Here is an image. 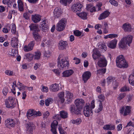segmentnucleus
Wrapping results in <instances>:
<instances>
[{
  "label": "nucleus",
  "instance_id": "obj_1",
  "mask_svg": "<svg viewBox=\"0 0 134 134\" xmlns=\"http://www.w3.org/2000/svg\"><path fill=\"white\" fill-rule=\"evenodd\" d=\"M92 57L94 60L98 59L97 63L98 65L100 67H103L106 66L107 64V61L104 56L101 55L100 52L97 49H94L93 50Z\"/></svg>",
  "mask_w": 134,
  "mask_h": 134
},
{
  "label": "nucleus",
  "instance_id": "obj_2",
  "mask_svg": "<svg viewBox=\"0 0 134 134\" xmlns=\"http://www.w3.org/2000/svg\"><path fill=\"white\" fill-rule=\"evenodd\" d=\"M132 36L130 35L123 37L121 39L119 43V48L122 49L125 48L127 44L130 46V44L132 42Z\"/></svg>",
  "mask_w": 134,
  "mask_h": 134
},
{
  "label": "nucleus",
  "instance_id": "obj_3",
  "mask_svg": "<svg viewBox=\"0 0 134 134\" xmlns=\"http://www.w3.org/2000/svg\"><path fill=\"white\" fill-rule=\"evenodd\" d=\"M60 57L59 56L58 60V66L60 70H63L69 66V62L67 60L68 58L66 57L60 59Z\"/></svg>",
  "mask_w": 134,
  "mask_h": 134
},
{
  "label": "nucleus",
  "instance_id": "obj_4",
  "mask_svg": "<svg viewBox=\"0 0 134 134\" xmlns=\"http://www.w3.org/2000/svg\"><path fill=\"white\" fill-rule=\"evenodd\" d=\"M116 61L117 66L119 68H126L128 66L124 56L122 55L118 56L116 58Z\"/></svg>",
  "mask_w": 134,
  "mask_h": 134
},
{
  "label": "nucleus",
  "instance_id": "obj_5",
  "mask_svg": "<svg viewBox=\"0 0 134 134\" xmlns=\"http://www.w3.org/2000/svg\"><path fill=\"white\" fill-rule=\"evenodd\" d=\"M15 98L12 96L8 97L4 101V104L5 107L8 108L13 109L15 106L16 102Z\"/></svg>",
  "mask_w": 134,
  "mask_h": 134
},
{
  "label": "nucleus",
  "instance_id": "obj_6",
  "mask_svg": "<svg viewBox=\"0 0 134 134\" xmlns=\"http://www.w3.org/2000/svg\"><path fill=\"white\" fill-rule=\"evenodd\" d=\"M66 21L65 19H62L56 25V29L58 31H63L66 25Z\"/></svg>",
  "mask_w": 134,
  "mask_h": 134
},
{
  "label": "nucleus",
  "instance_id": "obj_7",
  "mask_svg": "<svg viewBox=\"0 0 134 134\" xmlns=\"http://www.w3.org/2000/svg\"><path fill=\"white\" fill-rule=\"evenodd\" d=\"M18 122L17 120L9 119L6 120L5 125L7 127L10 128L14 127L16 124H18Z\"/></svg>",
  "mask_w": 134,
  "mask_h": 134
},
{
  "label": "nucleus",
  "instance_id": "obj_8",
  "mask_svg": "<svg viewBox=\"0 0 134 134\" xmlns=\"http://www.w3.org/2000/svg\"><path fill=\"white\" fill-rule=\"evenodd\" d=\"M41 115V113L40 111H36L33 110H29L27 113L26 115L27 118L31 117L32 118H35L38 116H40Z\"/></svg>",
  "mask_w": 134,
  "mask_h": 134
},
{
  "label": "nucleus",
  "instance_id": "obj_9",
  "mask_svg": "<svg viewBox=\"0 0 134 134\" xmlns=\"http://www.w3.org/2000/svg\"><path fill=\"white\" fill-rule=\"evenodd\" d=\"M131 111L130 107L128 106L122 107L120 110V112L121 114H123L124 116H126L129 114Z\"/></svg>",
  "mask_w": 134,
  "mask_h": 134
},
{
  "label": "nucleus",
  "instance_id": "obj_10",
  "mask_svg": "<svg viewBox=\"0 0 134 134\" xmlns=\"http://www.w3.org/2000/svg\"><path fill=\"white\" fill-rule=\"evenodd\" d=\"M89 105V104H86L84 109L83 113L85 115L86 117L89 116L91 115L92 112V109H90Z\"/></svg>",
  "mask_w": 134,
  "mask_h": 134
},
{
  "label": "nucleus",
  "instance_id": "obj_11",
  "mask_svg": "<svg viewBox=\"0 0 134 134\" xmlns=\"http://www.w3.org/2000/svg\"><path fill=\"white\" fill-rule=\"evenodd\" d=\"M81 110V109L80 108L76 105H71L70 108V110L71 113H74L76 114L80 113Z\"/></svg>",
  "mask_w": 134,
  "mask_h": 134
},
{
  "label": "nucleus",
  "instance_id": "obj_12",
  "mask_svg": "<svg viewBox=\"0 0 134 134\" xmlns=\"http://www.w3.org/2000/svg\"><path fill=\"white\" fill-rule=\"evenodd\" d=\"M40 27L43 30H47L48 29V20L46 19L42 20L40 23Z\"/></svg>",
  "mask_w": 134,
  "mask_h": 134
},
{
  "label": "nucleus",
  "instance_id": "obj_13",
  "mask_svg": "<svg viewBox=\"0 0 134 134\" xmlns=\"http://www.w3.org/2000/svg\"><path fill=\"white\" fill-rule=\"evenodd\" d=\"M91 75V72L89 71L85 72L82 75V80L85 83L87 82V80L90 78Z\"/></svg>",
  "mask_w": 134,
  "mask_h": 134
},
{
  "label": "nucleus",
  "instance_id": "obj_14",
  "mask_svg": "<svg viewBox=\"0 0 134 134\" xmlns=\"http://www.w3.org/2000/svg\"><path fill=\"white\" fill-rule=\"evenodd\" d=\"M34 125L31 122H29L26 124V133L27 134H32L33 133V129Z\"/></svg>",
  "mask_w": 134,
  "mask_h": 134
},
{
  "label": "nucleus",
  "instance_id": "obj_15",
  "mask_svg": "<svg viewBox=\"0 0 134 134\" xmlns=\"http://www.w3.org/2000/svg\"><path fill=\"white\" fill-rule=\"evenodd\" d=\"M35 44L34 41H31L28 46H25L24 47V50L26 52H28L32 50Z\"/></svg>",
  "mask_w": 134,
  "mask_h": 134
},
{
  "label": "nucleus",
  "instance_id": "obj_16",
  "mask_svg": "<svg viewBox=\"0 0 134 134\" xmlns=\"http://www.w3.org/2000/svg\"><path fill=\"white\" fill-rule=\"evenodd\" d=\"M75 103L76 106H77L82 109L84 105L85 102L82 99H77L75 100Z\"/></svg>",
  "mask_w": 134,
  "mask_h": 134
},
{
  "label": "nucleus",
  "instance_id": "obj_17",
  "mask_svg": "<svg viewBox=\"0 0 134 134\" xmlns=\"http://www.w3.org/2000/svg\"><path fill=\"white\" fill-rule=\"evenodd\" d=\"M117 42V40L114 39L108 43V46L111 48L114 49L116 47Z\"/></svg>",
  "mask_w": 134,
  "mask_h": 134
},
{
  "label": "nucleus",
  "instance_id": "obj_18",
  "mask_svg": "<svg viewBox=\"0 0 134 134\" xmlns=\"http://www.w3.org/2000/svg\"><path fill=\"white\" fill-rule=\"evenodd\" d=\"M68 43L66 41H61L58 43V48L60 50H63L66 48Z\"/></svg>",
  "mask_w": 134,
  "mask_h": 134
},
{
  "label": "nucleus",
  "instance_id": "obj_19",
  "mask_svg": "<svg viewBox=\"0 0 134 134\" xmlns=\"http://www.w3.org/2000/svg\"><path fill=\"white\" fill-rule=\"evenodd\" d=\"M74 72L72 70L69 69L63 71L62 73V77H68L71 76Z\"/></svg>",
  "mask_w": 134,
  "mask_h": 134
},
{
  "label": "nucleus",
  "instance_id": "obj_20",
  "mask_svg": "<svg viewBox=\"0 0 134 134\" xmlns=\"http://www.w3.org/2000/svg\"><path fill=\"white\" fill-rule=\"evenodd\" d=\"M66 100L67 101V103H69L72 101L73 97V94L71 92L68 91H66Z\"/></svg>",
  "mask_w": 134,
  "mask_h": 134
},
{
  "label": "nucleus",
  "instance_id": "obj_21",
  "mask_svg": "<svg viewBox=\"0 0 134 134\" xmlns=\"http://www.w3.org/2000/svg\"><path fill=\"white\" fill-rule=\"evenodd\" d=\"M63 13L62 9H54L53 12L54 16L55 18H58L61 16Z\"/></svg>",
  "mask_w": 134,
  "mask_h": 134
},
{
  "label": "nucleus",
  "instance_id": "obj_22",
  "mask_svg": "<svg viewBox=\"0 0 134 134\" xmlns=\"http://www.w3.org/2000/svg\"><path fill=\"white\" fill-rule=\"evenodd\" d=\"M110 14V13L108 10H106L102 13L100 15L98 19L99 20L104 19L107 17Z\"/></svg>",
  "mask_w": 134,
  "mask_h": 134
},
{
  "label": "nucleus",
  "instance_id": "obj_23",
  "mask_svg": "<svg viewBox=\"0 0 134 134\" xmlns=\"http://www.w3.org/2000/svg\"><path fill=\"white\" fill-rule=\"evenodd\" d=\"M60 86L57 83H55L51 85L49 88L50 91L53 92H57L59 90Z\"/></svg>",
  "mask_w": 134,
  "mask_h": 134
},
{
  "label": "nucleus",
  "instance_id": "obj_24",
  "mask_svg": "<svg viewBox=\"0 0 134 134\" xmlns=\"http://www.w3.org/2000/svg\"><path fill=\"white\" fill-rule=\"evenodd\" d=\"M41 16L38 14H35L32 15V20L35 23H37L41 20Z\"/></svg>",
  "mask_w": 134,
  "mask_h": 134
},
{
  "label": "nucleus",
  "instance_id": "obj_25",
  "mask_svg": "<svg viewBox=\"0 0 134 134\" xmlns=\"http://www.w3.org/2000/svg\"><path fill=\"white\" fill-rule=\"evenodd\" d=\"M18 41L17 38L13 37L11 41V44L12 46L14 48H17L18 46Z\"/></svg>",
  "mask_w": 134,
  "mask_h": 134
},
{
  "label": "nucleus",
  "instance_id": "obj_26",
  "mask_svg": "<svg viewBox=\"0 0 134 134\" xmlns=\"http://www.w3.org/2000/svg\"><path fill=\"white\" fill-rule=\"evenodd\" d=\"M122 28L125 32L130 31L132 29L131 25L128 23L124 24L122 26Z\"/></svg>",
  "mask_w": 134,
  "mask_h": 134
},
{
  "label": "nucleus",
  "instance_id": "obj_27",
  "mask_svg": "<svg viewBox=\"0 0 134 134\" xmlns=\"http://www.w3.org/2000/svg\"><path fill=\"white\" fill-rule=\"evenodd\" d=\"M33 37L36 41H39L41 40L42 37L37 32H34L33 33Z\"/></svg>",
  "mask_w": 134,
  "mask_h": 134
},
{
  "label": "nucleus",
  "instance_id": "obj_28",
  "mask_svg": "<svg viewBox=\"0 0 134 134\" xmlns=\"http://www.w3.org/2000/svg\"><path fill=\"white\" fill-rule=\"evenodd\" d=\"M76 14L79 17L83 20H86L87 18V14L85 12H82L80 13H77Z\"/></svg>",
  "mask_w": 134,
  "mask_h": 134
},
{
  "label": "nucleus",
  "instance_id": "obj_29",
  "mask_svg": "<svg viewBox=\"0 0 134 134\" xmlns=\"http://www.w3.org/2000/svg\"><path fill=\"white\" fill-rule=\"evenodd\" d=\"M102 28L103 29V32L104 33L106 34L108 33L109 27L108 24L106 22L103 23Z\"/></svg>",
  "mask_w": 134,
  "mask_h": 134
},
{
  "label": "nucleus",
  "instance_id": "obj_30",
  "mask_svg": "<svg viewBox=\"0 0 134 134\" xmlns=\"http://www.w3.org/2000/svg\"><path fill=\"white\" fill-rule=\"evenodd\" d=\"M17 86L20 91H22L25 90L27 87L19 81H18Z\"/></svg>",
  "mask_w": 134,
  "mask_h": 134
},
{
  "label": "nucleus",
  "instance_id": "obj_31",
  "mask_svg": "<svg viewBox=\"0 0 134 134\" xmlns=\"http://www.w3.org/2000/svg\"><path fill=\"white\" fill-rule=\"evenodd\" d=\"M64 93L63 92H60L58 94V97L60 100L61 103H63L65 101L64 98Z\"/></svg>",
  "mask_w": 134,
  "mask_h": 134
},
{
  "label": "nucleus",
  "instance_id": "obj_32",
  "mask_svg": "<svg viewBox=\"0 0 134 134\" xmlns=\"http://www.w3.org/2000/svg\"><path fill=\"white\" fill-rule=\"evenodd\" d=\"M115 128V126L114 125H106L103 127L104 129L107 130H112L114 129Z\"/></svg>",
  "mask_w": 134,
  "mask_h": 134
},
{
  "label": "nucleus",
  "instance_id": "obj_33",
  "mask_svg": "<svg viewBox=\"0 0 134 134\" xmlns=\"http://www.w3.org/2000/svg\"><path fill=\"white\" fill-rule=\"evenodd\" d=\"M98 46L99 48V49H100L103 52L107 50V47L104 43H102L100 44L99 43L98 44Z\"/></svg>",
  "mask_w": 134,
  "mask_h": 134
},
{
  "label": "nucleus",
  "instance_id": "obj_34",
  "mask_svg": "<svg viewBox=\"0 0 134 134\" xmlns=\"http://www.w3.org/2000/svg\"><path fill=\"white\" fill-rule=\"evenodd\" d=\"M82 122V120L80 118H78L76 120H72L71 121V122L72 123L78 125L81 124Z\"/></svg>",
  "mask_w": 134,
  "mask_h": 134
},
{
  "label": "nucleus",
  "instance_id": "obj_35",
  "mask_svg": "<svg viewBox=\"0 0 134 134\" xmlns=\"http://www.w3.org/2000/svg\"><path fill=\"white\" fill-rule=\"evenodd\" d=\"M83 7V6L79 3H77L75 4H72L71 7V8H81Z\"/></svg>",
  "mask_w": 134,
  "mask_h": 134
},
{
  "label": "nucleus",
  "instance_id": "obj_36",
  "mask_svg": "<svg viewBox=\"0 0 134 134\" xmlns=\"http://www.w3.org/2000/svg\"><path fill=\"white\" fill-rule=\"evenodd\" d=\"M44 57L47 58H48L51 56V53L49 50H45L43 53Z\"/></svg>",
  "mask_w": 134,
  "mask_h": 134
},
{
  "label": "nucleus",
  "instance_id": "obj_37",
  "mask_svg": "<svg viewBox=\"0 0 134 134\" xmlns=\"http://www.w3.org/2000/svg\"><path fill=\"white\" fill-rule=\"evenodd\" d=\"M41 53L40 51H37L35 52L34 55V59L38 60L40 59V58Z\"/></svg>",
  "mask_w": 134,
  "mask_h": 134
},
{
  "label": "nucleus",
  "instance_id": "obj_38",
  "mask_svg": "<svg viewBox=\"0 0 134 134\" xmlns=\"http://www.w3.org/2000/svg\"><path fill=\"white\" fill-rule=\"evenodd\" d=\"M129 83L132 85L134 86V75H130L129 79Z\"/></svg>",
  "mask_w": 134,
  "mask_h": 134
},
{
  "label": "nucleus",
  "instance_id": "obj_39",
  "mask_svg": "<svg viewBox=\"0 0 134 134\" xmlns=\"http://www.w3.org/2000/svg\"><path fill=\"white\" fill-rule=\"evenodd\" d=\"M60 114L61 118L64 119L66 118L68 116L67 113L64 111H62L60 112Z\"/></svg>",
  "mask_w": 134,
  "mask_h": 134
},
{
  "label": "nucleus",
  "instance_id": "obj_40",
  "mask_svg": "<svg viewBox=\"0 0 134 134\" xmlns=\"http://www.w3.org/2000/svg\"><path fill=\"white\" fill-rule=\"evenodd\" d=\"M26 59L30 61L32 60L34 57V55L32 54L28 53L25 55Z\"/></svg>",
  "mask_w": 134,
  "mask_h": 134
},
{
  "label": "nucleus",
  "instance_id": "obj_41",
  "mask_svg": "<svg viewBox=\"0 0 134 134\" xmlns=\"http://www.w3.org/2000/svg\"><path fill=\"white\" fill-rule=\"evenodd\" d=\"M53 100L52 98H48L45 100V105L47 106H48L50 104H51L53 102Z\"/></svg>",
  "mask_w": 134,
  "mask_h": 134
},
{
  "label": "nucleus",
  "instance_id": "obj_42",
  "mask_svg": "<svg viewBox=\"0 0 134 134\" xmlns=\"http://www.w3.org/2000/svg\"><path fill=\"white\" fill-rule=\"evenodd\" d=\"M60 134H66V132L65 131L62 129V127L61 125H59L58 128Z\"/></svg>",
  "mask_w": 134,
  "mask_h": 134
},
{
  "label": "nucleus",
  "instance_id": "obj_43",
  "mask_svg": "<svg viewBox=\"0 0 134 134\" xmlns=\"http://www.w3.org/2000/svg\"><path fill=\"white\" fill-rule=\"evenodd\" d=\"M103 109V106L102 103H100L98 107L95 110V112L98 113L100 111Z\"/></svg>",
  "mask_w": 134,
  "mask_h": 134
},
{
  "label": "nucleus",
  "instance_id": "obj_44",
  "mask_svg": "<svg viewBox=\"0 0 134 134\" xmlns=\"http://www.w3.org/2000/svg\"><path fill=\"white\" fill-rule=\"evenodd\" d=\"M98 101L100 103H102V102L104 101L105 100V97L102 94H100L98 96Z\"/></svg>",
  "mask_w": 134,
  "mask_h": 134
},
{
  "label": "nucleus",
  "instance_id": "obj_45",
  "mask_svg": "<svg viewBox=\"0 0 134 134\" xmlns=\"http://www.w3.org/2000/svg\"><path fill=\"white\" fill-rule=\"evenodd\" d=\"M18 54V51L17 49H12V50L11 53L10 54L12 56L15 57Z\"/></svg>",
  "mask_w": 134,
  "mask_h": 134
},
{
  "label": "nucleus",
  "instance_id": "obj_46",
  "mask_svg": "<svg viewBox=\"0 0 134 134\" xmlns=\"http://www.w3.org/2000/svg\"><path fill=\"white\" fill-rule=\"evenodd\" d=\"M29 27L31 30L35 31L37 30V27L35 24H31Z\"/></svg>",
  "mask_w": 134,
  "mask_h": 134
},
{
  "label": "nucleus",
  "instance_id": "obj_47",
  "mask_svg": "<svg viewBox=\"0 0 134 134\" xmlns=\"http://www.w3.org/2000/svg\"><path fill=\"white\" fill-rule=\"evenodd\" d=\"M18 8H23V2L21 0H18Z\"/></svg>",
  "mask_w": 134,
  "mask_h": 134
},
{
  "label": "nucleus",
  "instance_id": "obj_48",
  "mask_svg": "<svg viewBox=\"0 0 134 134\" xmlns=\"http://www.w3.org/2000/svg\"><path fill=\"white\" fill-rule=\"evenodd\" d=\"M5 73L6 75L9 76H12L14 75L13 72L9 70H6L5 71Z\"/></svg>",
  "mask_w": 134,
  "mask_h": 134
},
{
  "label": "nucleus",
  "instance_id": "obj_49",
  "mask_svg": "<svg viewBox=\"0 0 134 134\" xmlns=\"http://www.w3.org/2000/svg\"><path fill=\"white\" fill-rule=\"evenodd\" d=\"M74 34L75 36L79 37L81 35L82 32L78 30H76L74 31Z\"/></svg>",
  "mask_w": 134,
  "mask_h": 134
},
{
  "label": "nucleus",
  "instance_id": "obj_50",
  "mask_svg": "<svg viewBox=\"0 0 134 134\" xmlns=\"http://www.w3.org/2000/svg\"><path fill=\"white\" fill-rule=\"evenodd\" d=\"M12 29H11V32L12 33L14 34L16 32V26L15 24H12Z\"/></svg>",
  "mask_w": 134,
  "mask_h": 134
},
{
  "label": "nucleus",
  "instance_id": "obj_51",
  "mask_svg": "<svg viewBox=\"0 0 134 134\" xmlns=\"http://www.w3.org/2000/svg\"><path fill=\"white\" fill-rule=\"evenodd\" d=\"M58 124V121L56 120H54L53 121V123L51 124V127H57Z\"/></svg>",
  "mask_w": 134,
  "mask_h": 134
},
{
  "label": "nucleus",
  "instance_id": "obj_52",
  "mask_svg": "<svg viewBox=\"0 0 134 134\" xmlns=\"http://www.w3.org/2000/svg\"><path fill=\"white\" fill-rule=\"evenodd\" d=\"M109 2L111 4L114 6H117L118 5V3L114 0H109Z\"/></svg>",
  "mask_w": 134,
  "mask_h": 134
},
{
  "label": "nucleus",
  "instance_id": "obj_53",
  "mask_svg": "<svg viewBox=\"0 0 134 134\" xmlns=\"http://www.w3.org/2000/svg\"><path fill=\"white\" fill-rule=\"evenodd\" d=\"M126 96V94L125 93H122L119 94V97H118V99L121 100L124 98Z\"/></svg>",
  "mask_w": 134,
  "mask_h": 134
},
{
  "label": "nucleus",
  "instance_id": "obj_54",
  "mask_svg": "<svg viewBox=\"0 0 134 134\" xmlns=\"http://www.w3.org/2000/svg\"><path fill=\"white\" fill-rule=\"evenodd\" d=\"M113 77L111 76H109L107 79V82L108 84L114 81Z\"/></svg>",
  "mask_w": 134,
  "mask_h": 134
},
{
  "label": "nucleus",
  "instance_id": "obj_55",
  "mask_svg": "<svg viewBox=\"0 0 134 134\" xmlns=\"http://www.w3.org/2000/svg\"><path fill=\"white\" fill-rule=\"evenodd\" d=\"M60 2L63 5L66 6L68 3V0H60Z\"/></svg>",
  "mask_w": 134,
  "mask_h": 134
},
{
  "label": "nucleus",
  "instance_id": "obj_56",
  "mask_svg": "<svg viewBox=\"0 0 134 134\" xmlns=\"http://www.w3.org/2000/svg\"><path fill=\"white\" fill-rule=\"evenodd\" d=\"M129 87L125 86L124 87L121 88L120 89V91L122 92H123L126 91H129Z\"/></svg>",
  "mask_w": 134,
  "mask_h": 134
},
{
  "label": "nucleus",
  "instance_id": "obj_57",
  "mask_svg": "<svg viewBox=\"0 0 134 134\" xmlns=\"http://www.w3.org/2000/svg\"><path fill=\"white\" fill-rule=\"evenodd\" d=\"M109 38L111 39L117 37H118V35L115 34H109Z\"/></svg>",
  "mask_w": 134,
  "mask_h": 134
},
{
  "label": "nucleus",
  "instance_id": "obj_58",
  "mask_svg": "<svg viewBox=\"0 0 134 134\" xmlns=\"http://www.w3.org/2000/svg\"><path fill=\"white\" fill-rule=\"evenodd\" d=\"M8 90L7 88H4L3 90V93L4 96H6L8 92Z\"/></svg>",
  "mask_w": 134,
  "mask_h": 134
},
{
  "label": "nucleus",
  "instance_id": "obj_59",
  "mask_svg": "<svg viewBox=\"0 0 134 134\" xmlns=\"http://www.w3.org/2000/svg\"><path fill=\"white\" fill-rule=\"evenodd\" d=\"M49 115V112L47 111L44 113L43 114V116L44 118H47Z\"/></svg>",
  "mask_w": 134,
  "mask_h": 134
},
{
  "label": "nucleus",
  "instance_id": "obj_60",
  "mask_svg": "<svg viewBox=\"0 0 134 134\" xmlns=\"http://www.w3.org/2000/svg\"><path fill=\"white\" fill-rule=\"evenodd\" d=\"M42 90L43 92L46 93L48 91V88L47 87L43 86L42 88Z\"/></svg>",
  "mask_w": 134,
  "mask_h": 134
},
{
  "label": "nucleus",
  "instance_id": "obj_61",
  "mask_svg": "<svg viewBox=\"0 0 134 134\" xmlns=\"http://www.w3.org/2000/svg\"><path fill=\"white\" fill-rule=\"evenodd\" d=\"M53 71L57 76H59V75L60 72L59 70L57 69H54L53 70Z\"/></svg>",
  "mask_w": 134,
  "mask_h": 134
},
{
  "label": "nucleus",
  "instance_id": "obj_62",
  "mask_svg": "<svg viewBox=\"0 0 134 134\" xmlns=\"http://www.w3.org/2000/svg\"><path fill=\"white\" fill-rule=\"evenodd\" d=\"M41 66V64H40L36 63L35 64L34 67V69L35 70H37Z\"/></svg>",
  "mask_w": 134,
  "mask_h": 134
},
{
  "label": "nucleus",
  "instance_id": "obj_63",
  "mask_svg": "<svg viewBox=\"0 0 134 134\" xmlns=\"http://www.w3.org/2000/svg\"><path fill=\"white\" fill-rule=\"evenodd\" d=\"M94 100H93L91 102V109H92V110L95 107V104H94Z\"/></svg>",
  "mask_w": 134,
  "mask_h": 134
},
{
  "label": "nucleus",
  "instance_id": "obj_64",
  "mask_svg": "<svg viewBox=\"0 0 134 134\" xmlns=\"http://www.w3.org/2000/svg\"><path fill=\"white\" fill-rule=\"evenodd\" d=\"M57 127H51V130L53 134H57Z\"/></svg>",
  "mask_w": 134,
  "mask_h": 134
}]
</instances>
